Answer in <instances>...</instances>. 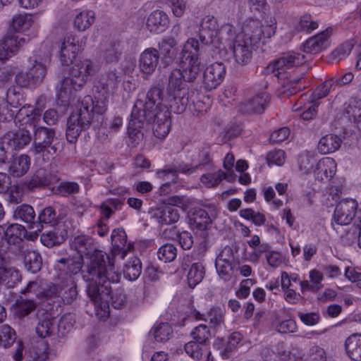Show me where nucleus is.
<instances>
[{
  "instance_id": "obj_60",
  "label": "nucleus",
  "mask_w": 361,
  "mask_h": 361,
  "mask_svg": "<svg viewBox=\"0 0 361 361\" xmlns=\"http://www.w3.org/2000/svg\"><path fill=\"white\" fill-rule=\"evenodd\" d=\"M18 312L20 316H25L28 314L35 307V304L32 300L26 299L18 300L16 302Z\"/></svg>"
},
{
  "instance_id": "obj_38",
  "label": "nucleus",
  "mask_w": 361,
  "mask_h": 361,
  "mask_svg": "<svg viewBox=\"0 0 361 361\" xmlns=\"http://www.w3.org/2000/svg\"><path fill=\"white\" fill-rule=\"evenodd\" d=\"M25 228L18 224L10 225L4 231V238L8 244H18L25 237Z\"/></svg>"
},
{
  "instance_id": "obj_58",
  "label": "nucleus",
  "mask_w": 361,
  "mask_h": 361,
  "mask_svg": "<svg viewBox=\"0 0 361 361\" xmlns=\"http://www.w3.org/2000/svg\"><path fill=\"white\" fill-rule=\"evenodd\" d=\"M196 341H190L185 345V353L193 359L199 360L202 356V345Z\"/></svg>"
},
{
  "instance_id": "obj_33",
  "label": "nucleus",
  "mask_w": 361,
  "mask_h": 361,
  "mask_svg": "<svg viewBox=\"0 0 361 361\" xmlns=\"http://www.w3.org/2000/svg\"><path fill=\"white\" fill-rule=\"evenodd\" d=\"M341 144V140L339 137L334 134H328L320 138L317 149L322 154H330L339 149Z\"/></svg>"
},
{
  "instance_id": "obj_24",
  "label": "nucleus",
  "mask_w": 361,
  "mask_h": 361,
  "mask_svg": "<svg viewBox=\"0 0 361 361\" xmlns=\"http://www.w3.org/2000/svg\"><path fill=\"white\" fill-rule=\"evenodd\" d=\"M127 235L123 228L114 229L111 234L112 255L114 258L124 259L130 249L127 245Z\"/></svg>"
},
{
  "instance_id": "obj_37",
  "label": "nucleus",
  "mask_w": 361,
  "mask_h": 361,
  "mask_svg": "<svg viewBox=\"0 0 361 361\" xmlns=\"http://www.w3.org/2000/svg\"><path fill=\"white\" fill-rule=\"evenodd\" d=\"M95 19L94 12L91 10H84L79 12L73 20V25L79 31H85L89 28Z\"/></svg>"
},
{
  "instance_id": "obj_43",
  "label": "nucleus",
  "mask_w": 361,
  "mask_h": 361,
  "mask_svg": "<svg viewBox=\"0 0 361 361\" xmlns=\"http://www.w3.org/2000/svg\"><path fill=\"white\" fill-rule=\"evenodd\" d=\"M307 97V95H302L293 106V111L303 110L301 117L306 121L312 119L316 115L317 107V105L313 102H310L307 105L304 104V101Z\"/></svg>"
},
{
  "instance_id": "obj_18",
  "label": "nucleus",
  "mask_w": 361,
  "mask_h": 361,
  "mask_svg": "<svg viewBox=\"0 0 361 361\" xmlns=\"http://www.w3.org/2000/svg\"><path fill=\"white\" fill-rule=\"evenodd\" d=\"M21 279L18 269L11 266L7 253L0 250V284L5 283L8 287H13Z\"/></svg>"
},
{
  "instance_id": "obj_31",
  "label": "nucleus",
  "mask_w": 361,
  "mask_h": 361,
  "mask_svg": "<svg viewBox=\"0 0 361 361\" xmlns=\"http://www.w3.org/2000/svg\"><path fill=\"white\" fill-rule=\"evenodd\" d=\"M202 156L205 157V159L199 164L189 166L186 164H181L178 167H173L157 171V175L159 178H165L168 175L174 176L176 173H182L185 174H191L195 172L202 166L207 164L209 161V157L206 152H202Z\"/></svg>"
},
{
  "instance_id": "obj_15",
  "label": "nucleus",
  "mask_w": 361,
  "mask_h": 361,
  "mask_svg": "<svg viewBox=\"0 0 361 361\" xmlns=\"http://www.w3.org/2000/svg\"><path fill=\"white\" fill-rule=\"evenodd\" d=\"M32 138L28 130L20 128L6 133L1 138V143L3 145V147L10 152L23 149L30 143Z\"/></svg>"
},
{
  "instance_id": "obj_20",
  "label": "nucleus",
  "mask_w": 361,
  "mask_h": 361,
  "mask_svg": "<svg viewBox=\"0 0 361 361\" xmlns=\"http://www.w3.org/2000/svg\"><path fill=\"white\" fill-rule=\"evenodd\" d=\"M151 217L159 226L171 225L178 221L179 209L173 205H162L152 210Z\"/></svg>"
},
{
  "instance_id": "obj_49",
  "label": "nucleus",
  "mask_w": 361,
  "mask_h": 361,
  "mask_svg": "<svg viewBox=\"0 0 361 361\" xmlns=\"http://www.w3.org/2000/svg\"><path fill=\"white\" fill-rule=\"evenodd\" d=\"M171 334L172 329L168 323H160L153 330L155 341L161 343L167 341Z\"/></svg>"
},
{
  "instance_id": "obj_44",
  "label": "nucleus",
  "mask_w": 361,
  "mask_h": 361,
  "mask_svg": "<svg viewBox=\"0 0 361 361\" xmlns=\"http://www.w3.org/2000/svg\"><path fill=\"white\" fill-rule=\"evenodd\" d=\"M353 48V44L347 41L335 49L329 56V61L331 63H337L347 57Z\"/></svg>"
},
{
  "instance_id": "obj_36",
  "label": "nucleus",
  "mask_w": 361,
  "mask_h": 361,
  "mask_svg": "<svg viewBox=\"0 0 361 361\" xmlns=\"http://www.w3.org/2000/svg\"><path fill=\"white\" fill-rule=\"evenodd\" d=\"M192 316L196 320H202L208 322L212 327H218L223 322V314L219 308L212 307L206 314H201L200 312L195 310L192 313Z\"/></svg>"
},
{
  "instance_id": "obj_7",
  "label": "nucleus",
  "mask_w": 361,
  "mask_h": 361,
  "mask_svg": "<svg viewBox=\"0 0 361 361\" xmlns=\"http://www.w3.org/2000/svg\"><path fill=\"white\" fill-rule=\"evenodd\" d=\"M200 49L199 41L192 37L189 38L183 46L179 65L186 81H193L200 72Z\"/></svg>"
},
{
  "instance_id": "obj_39",
  "label": "nucleus",
  "mask_w": 361,
  "mask_h": 361,
  "mask_svg": "<svg viewBox=\"0 0 361 361\" xmlns=\"http://www.w3.org/2000/svg\"><path fill=\"white\" fill-rule=\"evenodd\" d=\"M184 75L180 69H173L169 78L167 92H186Z\"/></svg>"
},
{
  "instance_id": "obj_30",
  "label": "nucleus",
  "mask_w": 361,
  "mask_h": 361,
  "mask_svg": "<svg viewBox=\"0 0 361 361\" xmlns=\"http://www.w3.org/2000/svg\"><path fill=\"white\" fill-rule=\"evenodd\" d=\"M35 23V16L27 13H17L12 18L11 27L16 32H25L34 27Z\"/></svg>"
},
{
  "instance_id": "obj_34",
  "label": "nucleus",
  "mask_w": 361,
  "mask_h": 361,
  "mask_svg": "<svg viewBox=\"0 0 361 361\" xmlns=\"http://www.w3.org/2000/svg\"><path fill=\"white\" fill-rule=\"evenodd\" d=\"M159 48L163 61L167 64L172 63L178 53L176 41L173 38L164 39L159 43Z\"/></svg>"
},
{
  "instance_id": "obj_13",
  "label": "nucleus",
  "mask_w": 361,
  "mask_h": 361,
  "mask_svg": "<svg viewBox=\"0 0 361 361\" xmlns=\"http://www.w3.org/2000/svg\"><path fill=\"white\" fill-rule=\"evenodd\" d=\"M274 24L262 25L256 19H247L243 23L242 31L238 35H243L244 39L250 40L251 44L257 42L262 37H271L275 32Z\"/></svg>"
},
{
  "instance_id": "obj_64",
  "label": "nucleus",
  "mask_w": 361,
  "mask_h": 361,
  "mask_svg": "<svg viewBox=\"0 0 361 361\" xmlns=\"http://www.w3.org/2000/svg\"><path fill=\"white\" fill-rule=\"evenodd\" d=\"M255 280L252 279L243 280L236 291L237 297L242 299L246 298L250 295V288L255 284Z\"/></svg>"
},
{
  "instance_id": "obj_41",
  "label": "nucleus",
  "mask_w": 361,
  "mask_h": 361,
  "mask_svg": "<svg viewBox=\"0 0 361 361\" xmlns=\"http://www.w3.org/2000/svg\"><path fill=\"white\" fill-rule=\"evenodd\" d=\"M142 272V265L140 260L137 257L131 258L126 264L123 274L124 276L130 281L136 280Z\"/></svg>"
},
{
  "instance_id": "obj_42",
  "label": "nucleus",
  "mask_w": 361,
  "mask_h": 361,
  "mask_svg": "<svg viewBox=\"0 0 361 361\" xmlns=\"http://www.w3.org/2000/svg\"><path fill=\"white\" fill-rule=\"evenodd\" d=\"M204 276V269L202 264L194 263L190 267L188 275V283L192 288H195L203 279Z\"/></svg>"
},
{
  "instance_id": "obj_32",
  "label": "nucleus",
  "mask_w": 361,
  "mask_h": 361,
  "mask_svg": "<svg viewBox=\"0 0 361 361\" xmlns=\"http://www.w3.org/2000/svg\"><path fill=\"white\" fill-rule=\"evenodd\" d=\"M30 164V157L27 154H21L11 161L8 172L14 177H21L27 173Z\"/></svg>"
},
{
  "instance_id": "obj_55",
  "label": "nucleus",
  "mask_w": 361,
  "mask_h": 361,
  "mask_svg": "<svg viewBox=\"0 0 361 361\" xmlns=\"http://www.w3.org/2000/svg\"><path fill=\"white\" fill-rule=\"evenodd\" d=\"M265 259L268 265L273 269L280 267L284 262L283 255L278 251L267 250L265 254Z\"/></svg>"
},
{
  "instance_id": "obj_3",
  "label": "nucleus",
  "mask_w": 361,
  "mask_h": 361,
  "mask_svg": "<svg viewBox=\"0 0 361 361\" xmlns=\"http://www.w3.org/2000/svg\"><path fill=\"white\" fill-rule=\"evenodd\" d=\"M42 109L25 104L18 111L16 121L20 126H30L33 131V145L31 151L35 154L44 153L50 147L54 140L56 131L54 128H47L39 125Z\"/></svg>"
},
{
  "instance_id": "obj_52",
  "label": "nucleus",
  "mask_w": 361,
  "mask_h": 361,
  "mask_svg": "<svg viewBox=\"0 0 361 361\" xmlns=\"http://www.w3.org/2000/svg\"><path fill=\"white\" fill-rule=\"evenodd\" d=\"M319 27V23L314 20L310 14H305L300 17L298 28L300 31L311 32Z\"/></svg>"
},
{
  "instance_id": "obj_26",
  "label": "nucleus",
  "mask_w": 361,
  "mask_h": 361,
  "mask_svg": "<svg viewBox=\"0 0 361 361\" xmlns=\"http://www.w3.org/2000/svg\"><path fill=\"white\" fill-rule=\"evenodd\" d=\"M332 33V28L328 27L325 30L310 37L303 44V51L306 53L316 54L328 46V39Z\"/></svg>"
},
{
  "instance_id": "obj_48",
  "label": "nucleus",
  "mask_w": 361,
  "mask_h": 361,
  "mask_svg": "<svg viewBox=\"0 0 361 361\" xmlns=\"http://www.w3.org/2000/svg\"><path fill=\"white\" fill-rule=\"evenodd\" d=\"M25 265L27 270L36 273L41 269L42 259L39 254L35 251L27 252L25 256Z\"/></svg>"
},
{
  "instance_id": "obj_22",
  "label": "nucleus",
  "mask_w": 361,
  "mask_h": 361,
  "mask_svg": "<svg viewBox=\"0 0 361 361\" xmlns=\"http://www.w3.org/2000/svg\"><path fill=\"white\" fill-rule=\"evenodd\" d=\"M216 216L217 209L215 207H209L207 210L198 209L191 214L189 221L194 228L203 231L209 227Z\"/></svg>"
},
{
  "instance_id": "obj_27",
  "label": "nucleus",
  "mask_w": 361,
  "mask_h": 361,
  "mask_svg": "<svg viewBox=\"0 0 361 361\" xmlns=\"http://www.w3.org/2000/svg\"><path fill=\"white\" fill-rule=\"evenodd\" d=\"M169 18L166 13L161 10L152 11L146 20V27L152 33H161L166 30Z\"/></svg>"
},
{
  "instance_id": "obj_46",
  "label": "nucleus",
  "mask_w": 361,
  "mask_h": 361,
  "mask_svg": "<svg viewBox=\"0 0 361 361\" xmlns=\"http://www.w3.org/2000/svg\"><path fill=\"white\" fill-rule=\"evenodd\" d=\"M241 340V336L238 333H233L221 348V355L224 358H228L229 354L233 352L238 347Z\"/></svg>"
},
{
  "instance_id": "obj_62",
  "label": "nucleus",
  "mask_w": 361,
  "mask_h": 361,
  "mask_svg": "<svg viewBox=\"0 0 361 361\" xmlns=\"http://www.w3.org/2000/svg\"><path fill=\"white\" fill-rule=\"evenodd\" d=\"M298 326L295 320L288 319L279 322L276 326V331L280 334L294 333Z\"/></svg>"
},
{
  "instance_id": "obj_17",
  "label": "nucleus",
  "mask_w": 361,
  "mask_h": 361,
  "mask_svg": "<svg viewBox=\"0 0 361 361\" xmlns=\"http://www.w3.org/2000/svg\"><path fill=\"white\" fill-rule=\"evenodd\" d=\"M250 40L245 39L242 35H237L232 46L233 58L237 66H245L251 61L252 56Z\"/></svg>"
},
{
  "instance_id": "obj_28",
  "label": "nucleus",
  "mask_w": 361,
  "mask_h": 361,
  "mask_svg": "<svg viewBox=\"0 0 361 361\" xmlns=\"http://www.w3.org/2000/svg\"><path fill=\"white\" fill-rule=\"evenodd\" d=\"M336 167V163L333 158L324 157L317 163L314 176L317 180L320 181L329 180L334 176Z\"/></svg>"
},
{
  "instance_id": "obj_56",
  "label": "nucleus",
  "mask_w": 361,
  "mask_h": 361,
  "mask_svg": "<svg viewBox=\"0 0 361 361\" xmlns=\"http://www.w3.org/2000/svg\"><path fill=\"white\" fill-rule=\"evenodd\" d=\"M314 161L313 155L309 153L302 154L298 158L299 168L305 173H308L312 171Z\"/></svg>"
},
{
  "instance_id": "obj_47",
  "label": "nucleus",
  "mask_w": 361,
  "mask_h": 361,
  "mask_svg": "<svg viewBox=\"0 0 361 361\" xmlns=\"http://www.w3.org/2000/svg\"><path fill=\"white\" fill-rule=\"evenodd\" d=\"M5 100L11 107L17 109L21 106L24 101L23 94L18 87H11L6 91Z\"/></svg>"
},
{
  "instance_id": "obj_25",
  "label": "nucleus",
  "mask_w": 361,
  "mask_h": 361,
  "mask_svg": "<svg viewBox=\"0 0 361 361\" xmlns=\"http://www.w3.org/2000/svg\"><path fill=\"white\" fill-rule=\"evenodd\" d=\"M219 26L217 20L214 16H207L202 19L199 36L202 44L213 42V38L219 34Z\"/></svg>"
},
{
  "instance_id": "obj_63",
  "label": "nucleus",
  "mask_w": 361,
  "mask_h": 361,
  "mask_svg": "<svg viewBox=\"0 0 361 361\" xmlns=\"http://www.w3.org/2000/svg\"><path fill=\"white\" fill-rule=\"evenodd\" d=\"M168 4L176 17L180 18L183 16L186 10V1L185 0H169Z\"/></svg>"
},
{
  "instance_id": "obj_4",
  "label": "nucleus",
  "mask_w": 361,
  "mask_h": 361,
  "mask_svg": "<svg viewBox=\"0 0 361 361\" xmlns=\"http://www.w3.org/2000/svg\"><path fill=\"white\" fill-rule=\"evenodd\" d=\"M119 81L116 71L110 72L95 82L93 88L94 97H84L78 110L80 113L87 112L91 123L94 114L102 115L106 111L109 94L117 88Z\"/></svg>"
},
{
  "instance_id": "obj_54",
  "label": "nucleus",
  "mask_w": 361,
  "mask_h": 361,
  "mask_svg": "<svg viewBox=\"0 0 361 361\" xmlns=\"http://www.w3.org/2000/svg\"><path fill=\"white\" fill-rule=\"evenodd\" d=\"M209 331L205 324H200L191 332L195 341L200 344H204L209 340Z\"/></svg>"
},
{
  "instance_id": "obj_50",
  "label": "nucleus",
  "mask_w": 361,
  "mask_h": 361,
  "mask_svg": "<svg viewBox=\"0 0 361 361\" xmlns=\"http://www.w3.org/2000/svg\"><path fill=\"white\" fill-rule=\"evenodd\" d=\"M177 255L176 247L173 244L162 245L157 252L159 259L166 263L172 262Z\"/></svg>"
},
{
  "instance_id": "obj_29",
  "label": "nucleus",
  "mask_w": 361,
  "mask_h": 361,
  "mask_svg": "<svg viewBox=\"0 0 361 361\" xmlns=\"http://www.w3.org/2000/svg\"><path fill=\"white\" fill-rule=\"evenodd\" d=\"M269 100V94L262 92L245 102L242 105V110L248 114H262L267 107Z\"/></svg>"
},
{
  "instance_id": "obj_14",
  "label": "nucleus",
  "mask_w": 361,
  "mask_h": 361,
  "mask_svg": "<svg viewBox=\"0 0 361 361\" xmlns=\"http://www.w3.org/2000/svg\"><path fill=\"white\" fill-rule=\"evenodd\" d=\"M91 123L87 112L80 113L78 109L71 114L67 122L66 137L69 142L74 143L83 130L89 128Z\"/></svg>"
},
{
  "instance_id": "obj_45",
  "label": "nucleus",
  "mask_w": 361,
  "mask_h": 361,
  "mask_svg": "<svg viewBox=\"0 0 361 361\" xmlns=\"http://www.w3.org/2000/svg\"><path fill=\"white\" fill-rule=\"evenodd\" d=\"M227 175L222 170H218L214 173L203 174L200 178L201 183L207 188L216 187Z\"/></svg>"
},
{
  "instance_id": "obj_2",
  "label": "nucleus",
  "mask_w": 361,
  "mask_h": 361,
  "mask_svg": "<svg viewBox=\"0 0 361 361\" xmlns=\"http://www.w3.org/2000/svg\"><path fill=\"white\" fill-rule=\"evenodd\" d=\"M305 61V55L299 52L289 51L270 62L267 66V73L277 77L281 85V94L289 97L303 87L300 85L302 78L296 75L294 71L295 67L303 64Z\"/></svg>"
},
{
  "instance_id": "obj_59",
  "label": "nucleus",
  "mask_w": 361,
  "mask_h": 361,
  "mask_svg": "<svg viewBox=\"0 0 361 361\" xmlns=\"http://www.w3.org/2000/svg\"><path fill=\"white\" fill-rule=\"evenodd\" d=\"M267 161L269 166L276 165L281 166L284 164L286 160V154L283 150L276 149L270 152L267 154Z\"/></svg>"
},
{
  "instance_id": "obj_5",
  "label": "nucleus",
  "mask_w": 361,
  "mask_h": 361,
  "mask_svg": "<svg viewBox=\"0 0 361 361\" xmlns=\"http://www.w3.org/2000/svg\"><path fill=\"white\" fill-rule=\"evenodd\" d=\"M161 90L158 86L151 87L146 95L142 112L145 122L153 123V133L158 139H164L171 129L170 111L161 108Z\"/></svg>"
},
{
  "instance_id": "obj_10",
  "label": "nucleus",
  "mask_w": 361,
  "mask_h": 361,
  "mask_svg": "<svg viewBox=\"0 0 361 361\" xmlns=\"http://www.w3.org/2000/svg\"><path fill=\"white\" fill-rule=\"evenodd\" d=\"M238 252L235 246H225L217 256L215 267L219 276L224 281H230L234 276L235 255Z\"/></svg>"
},
{
  "instance_id": "obj_53",
  "label": "nucleus",
  "mask_w": 361,
  "mask_h": 361,
  "mask_svg": "<svg viewBox=\"0 0 361 361\" xmlns=\"http://www.w3.org/2000/svg\"><path fill=\"white\" fill-rule=\"evenodd\" d=\"M15 339V333L9 326L4 325L0 327V345L4 348L9 347Z\"/></svg>"
},
{
  "instance_id": "obj_16",
  "label": "nucleus",
  "mask_w": 361,
  "mask_h": 361,
  "mask_svg": "<svg viewBox=\"0 0 361 361\" xmlns=\"http://www.w3.org/2000/svg\"><path fill=\"white\" fill-rule=\"evenodd\" d=\"M226 66L223 63L215 62L207 66L203 72L202 85L207 90L216 88L224 80Z\"/></svg>"
},
{
  "instance_id": "obj_51",
  "label": "nucleus",
  "mask_w": 361,
  "mask_h": 361,
  "mask_svg": "<svg viewBox=\"0 0 361 361\" xmlns=\"http://www.w3.org/2000/svg\"><path fill=\"white\" fill-rule=\"evenodd\" d=\"M9 104L5 100V98L0 97V121H11L14 120L16 124H19L16 121V115L15 111L12 109Z\"/></svg>"
},
{
  "instance_id": "obj_19",
  "label": "nucleus",
  "mask_w": 361,
  "mask_h": 361,
  "mask_svg": "<svg viewBox=\"0 0 361 361\" xmlns=\"http://www.w3.org/2000/svg\"><path fill=\"white\" fill-rule=\"evenodd\" d=\"M25 43L24 37L7 34L0 39V61H4L15 56Z\"/></svg>"
},
{
  "instance_id": "obj_1",
  "label": "nucleus",
  "mask_w": 361,
  "mask_h": 361,
  "mask_svg": "<svg viewBox=\"0 0 361 361\" xmlns=\"http://www.w3.org/2000/svg\"><path fill=\"white\" fill-rule=\"evenodd\" d=\"M83 259H87V273L84 276L87 281V293L93 302L96 314L99 319L105 320L109 316V300L111 283L119 282L121 274L114 270V265L106 255L94 250L93 240L88 235L75 237L71 244Z\"/></svg>"
},
{
  "instance_id": "obj_35",
  "label": "nucleus",
  "mask_w": 361,
  "mask_h": 361,
  "mask_svg": "<svg viewBox=\"0 0 361 361\" xmlns=\"http://www.w3.org/2000/svg\"><path fill=\"white\" fill-rule=\"evenodd\" d=\"M345 348L348 355L354 361H361V334H353L347 338Z\"/></svg>"
},
{
  "instance_id": "obj_40",
  "label": "nucleus",
  "mask_w": 361,
  "mask_h": 361,
  "mask_svg": "<svg viewBox=\"0 0 361 361\" xmlns=\"http://www.w3.org/2000/svg\"><path fill=\"white\" fill-rule=\"evenodd\" d=\"M13 216L17 220H20L30 225L33 228L35 212L32 207L28 204H21L14 211Z\"/></svg>"
},
{
  "instance_id": "obj_12",
  "label": "nucleus",
  "mask_w": 361,
  "mask_h": 361,
  "mask_svg": "<svg viewBox=\"0 0 361 361\" xmlns=\"http://www.w3.org/2000/svg\"><path fill=\"white\" fill-rule=\"evenodd\" d=\"M59 58L63 66H68L83 50L82 42L73 34H68L59 42Z\"/></svg>"
},
{
  "instance_id": "obj_23",
  "label": "nucleus",
  "mask_w": 361,
  "mask_h": 361,
  "mask_svg": "<svg viewBox=\"0 0 361 361\" xmlns=\"http://www.w3.org/2000/svg\"><path fill=\"white\" fill-rule=\"evenodd\" d=\"M161 90V108L166 106L168 110L175 114H180L184 111L188 99L185 97L186 92H167L168 96L165 97Z\"/></svg>"
},
{
  "instance_id": "obj_8",
  "label": "nucleus",
  "mask_w": 361,
  "mask_h": 361,
  "mask_svg": "<svg viewBox=\"0 0 361 361\" xmlns=\"http://www.w3.org/2000/svg\"><path fill=\"white\" fill-rule=\"evenodd\" d=\"M52 46L49 41L43 42L33 51L29 61L32 65L30 73L37 80H42L46 75L47 66L50 64Z\"/></svg>"
},
{
  "instance_id": "obj_11",
  "label": "nucleus",
  "mask_w": 361,
  "mask_h": 361,
  "mask_svg": "<svg viewBox=\"0 0 361 361\" xmlns=\"http://www.w3.org/2000/svg\"><path fill=\"white\" fill-rule=\"evenodd\" d=\"M144 102L137 100L132 109L130 120L128 127V143L132 147L137 146L143 139V128L145 120L142 112Z\"/></svg>"
},
{
  "instance_id": "obj_61",
  "label": "nucleus",
  "mask_w": 361,
  "mask_h": 361,
  "mask_svg": "<svg viewBox=\"0 0 361 361\" xmlns=\"http://www.w3.org/2000/svg\"><path fill=\"white\" fill-rule=\"evenodd\" d=\"M80 190L79 185L75 182H64L58 187V192L62 196H68L77 193Z\"/></svg>"
},
{
  "instance_id": "obj_21",
  "label": "nucleus",
  "mask_w": 361,
  "mask_h": 361,
  "mask_svg": "<svg viewBox=\"0 0 361 361\" xmlns=\"http://www.w3.org/2000/svg\"><path fill=\"white\" fill-rule=\"evenodd\" d=\"M160 59L159 51L154 47H148L139 55V69L145 76L152 75L156 70Z\"/></svg>"
},
{
  "instance_id": "obj_9",
  "label": "nucleus",
  "mask_w": 361,
  "mask_h": 361,
  "mask_svg": "<svg viewBox=\"0 0 361 361\" xmlns=\"http://www.w3.org/2000/svg\"><path fill=\"white\" fill-rule=\"evenodd\" d=\"M357 202L354 199H343L339 201L334 209L332 226L335 228V225H348L353 220H355V223L358 216H360V209L357 211Z\"/></svg>"
},
{
  "instance_id": "obj_57",
  "label": "nucleus",
  "mask_w": 361,
  "mask_h": 361,
  "mask_svg": "<svg viewBox=\"0 0 361 361\" xmlns=\"http://www.w3.org/2000/svg\"><path fill=\"white\" fill-rule=\"evenodd\" d=\"M269 248V245L267 243H262V245L257 246L256 247H252V250L248 253L247 260L250 262L257 264L262 255L266 254Z\"/></svg>"
},
{
  "instance_id": "obj_6",
  "label": "nucleus",
  "mask_w": 361,
  "mask_h": 361,
  "mask_svg": "<svg viewBox=\"0 0 361 361\" xmlns=\"http://www.w3.org/2000/svg\"><path fill=\"white\" fill-rule=\"evenodd\" d=\"M69 76L62 79L56 85V97L62 102H66L76 92L80 91L95 72L94 63L84 57H80L71 63Z\"/></svg>"
}]
</instances>
